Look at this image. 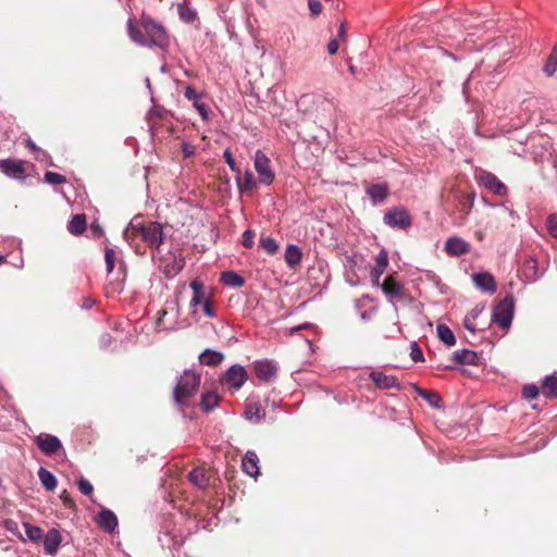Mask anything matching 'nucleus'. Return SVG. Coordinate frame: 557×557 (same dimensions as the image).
I'll use <instances>...</instances> for the list:
<instances>
[{
  "instance_id": "obj_51",
  "label": "nucleus",
  "mask_w": 557,
  "mask_h": 557,
  "mask_svg": "<svg viewBox=\"0 0 557 557\" xmlns=\"http://www.w3.org/2000/svg\"><path fill=\"white\" fill-rule=\"evenodd\" d=\"M308 7L311 15L318 16L322 12V4L320 0H308Z\"/></svg>"
},
{
  "instance_id": "obj_61",
  "label": "nucleus",
  "mask_w": 557,
  "mask_h": 557,
  "mask_svg": "<svg viewBox=\"0 0 557 557\" xmlns=\"http://www.w3.org/2000/svg\"><path fill=\"white\" fill-rule=\"evenodd\" d=\"M95 305V300L90 297H86L82 305H81V308L84 309V310H88V309H91L92 306Z\"/></svg>"
},
{
  "instance_id": "obj_30",
  "label": "nucleus",
  "mask_w": 557,
  "mask_h": 557,
  "mask_svg": "<svg viewBox=\"0 0 557 557\" xmlns=\"http://www.w3.org/2000/svg\"><path fill=\"white\" fill-rule=\"evenodd\" d=\"M237 187L240 193L251 190L256 187L255 176L251 171L247 170L244 177L240 178L239 174L236 175Z\"/></svg>"
},
{
  "instance_id": "obj_53",
  "label": "nucleus",
  "mask_w": 557,
  "mask_h": 557,
  "mask_svg": "<svg viewBox=\"0 0 557 557\" xmlns=\"http://www.w3.org/2000/svg\"><path fill=\"white\" fill-rule=\"evenodd\" d=\"M182 152H183V156L185 158H190V157H193L195 154L196 147L193 144H190V143L184 141L182 144Z\"/></svg>"
},
{
  "instance_id": "obj_31",
  "label": "nucleus",
  "mask_w": 557,
  "mask_h": 557,
  "mask_svg": "<svg viewBox=\"0 0 557 557\" xmlns=\"http://www.w3.org/2000/svg\"><path fill=\"white\" fill-rule=\"evenodd\" d=\"M221 282L232 287H242L245 284L244 277L234 271L222 272Z\"/></svg>"
},
{
  "instance_id": "obj_57",
  "label": "nucleus",
  "mask_w": 557,
  "mask_h": 557,
  "mask_svg": "<svg viewBox=\"0 0 557 557\" xmlns=\"http://www.w3.org/2000/svg\"><path fill=\"white\" fill-rule=\"evenodd\" d=\"M36 160L39 162H45L47 165L52 166V158L47 151H39L38 156L36 157Z\"/></svg>"
},
{
  "instance_id": "obj_45",
  "label": "nucleus",
  "mask_w": 557,
  "mask_h": 557,
  "mask_svg": "<svg viewBox=\"0 0 557 557\" xmlns=\"http://www.w3.org/2000/svg\"><path fill=\"white\" fill-rule=\"evenodd\" d=\"M410 357L414 362H422L424 360L423 351L414 341L410 343Z\"/></svg>"
},
{
  "instance_id": "obj_9",
  "label": "nucleus",
  "mask_w": 557,
  "mask_h": 557,
  "mask_svg": "<svg viewBox=\"0 0 557 557\" xmlns=\"http://www.w3.org/2000/svg\"><path fill=\"white\" fill-rule=\"evenodd\" d=\"M248 373L240 364L231 366L222 376V383L227 384L233 391H238L247 381Z\"/></svg>"
},
{
  "instance_id": "obj_16",
  "label": "nucleus",
  "mask_w": 557,
  "mask_h": 557,
  "mask_svg": "<svg viewBox=\"0 0 557 557\" xmlns=\"http://www.w3.org/2000/svg\"><path fill=\"white\" fill-rule=\"evenodd\" d=\"M41 542L45 554L55 556L62 542V535L57 529H50L47 533H44Z\"/></svg>"
},
{
  "instance_id": "obj_22",
  "label": "nucleus",
  "mask_w": 557,
  "mask_h": 557,
  "mask_svg": "<svg viewBox=\"0 0 557 557\" xmlns=\"http://www.w3.org/2000/svg\"><path fill=\"white\" fill-rule=\"evenodd\" d=\"M453 360L459 364L478 366L480 363L478 354L466 348L454 351Z\"/></svg>"
},
{
  "instance_id": "obj_62",
  "label": "nucleus",
  "mask_w": 557,
  "mask_h": 557,
  "mask_svg": "<svg viewBox=\"0 0 557 557\" xmlns=\"http://www.w3.org/2000/svg\"><path fill=\"white\" fill-rule=\"evenodd\" d=\"M483 309H484V306H476L475 308H473L471 310V312L468 317L471 318L472 320H475L482 313Z\"/></svg>"
},
{
  "instance_id": "obj_43",
  "label": "nucleus",
  "mask_w": 557,
  "mask_h": 557,
  "mask_svg": "<svg viewBox=\"0 0 557 557\" xmlns=\"http://www.w3.org/2000/svg\"><path fill=\"white\" fill-rule=\"evenodd\" d=\"M3 527L7 531L17 536L21 541L25 542L24 535L21 533L18 523L13 519H7L3 521Z\"/></svg>"
},
{
  "instance_id": "obj_17",
  "label": "nucleus",
  "mask_w": 557,
  "mask_h": 557,
  "mask_svg": "<svg viewBox=\"0 0 557 557\" xmlns=\"http://www.w3.org/2000/svg\"><path fill=\"white\" fill-rule=\"evenodd\" d=\"M472 281L476 288L493 295L496 293L497 286L494 276L488 272H478L472 274Z\"/></svg>"
},
{
  "instance_id": "obj_29",
  "label": "nucleus",
  "mask_w": 557,
  "mask_h": 557,
  "mask_svg": "<svg viewBox=\"0 0 557 557\" xmlns=\"http://www.w3.org/2000/svg\"><path fill=\"white\" fill-rule=\"evenodd\" d=\"M23 527L25 530V542L30 541L32 543H39L41 542L44 531L41 528L37 525H33L29 522H23Z\"/></svg>"
},
{
  "instance_id": "obj_4",
  "label": "nucleus",
  "mask_w": 557,
  "mask_h": 557,
  "mask_svg": "<svg viewBox=\"0 0 557 557\" xmlns=\"http://www.w3.org/2000/svg\"><path fill=\"white\" fill-rule=\"evenodd\" d=\"M516 300L512 294L506 295L497 301L492 310V322L500 329H509L515 315Z\"/></svg>"
},
{
  "instance_id": "obj_7",
  "label": "nucleus",
  "mask_w": 557,
  "mask_h": 557,
  "mask_svg": "<svg viewBox=\"0 0 557 557\" xmlns=\"http://www.w3.org/2000/svg\"><path fill=\"white\" fill-rule=\"evenodd\" d=\"M253 165L260 183L267 186L271 185L275 178V174L272 170L270 159L261 150L255 152Z\"/></svg>"
},
{
  "instance_id": "obj_19",
  "label": "nucleus",
  "mask_w": 557,
  "mask_h": 557,
  "mask_svg": "<svg viewBox=\"0 0 557 557\" xmlns=\"http://www.w3.org/2000/svg\"><path fill=\"white\" fill-rule=\"evenodd\" d=\"M389 189L386 183L372 184L366 189V195L373 206H377L386 200Z\"/></svg>"
},
{
  "instance_id": "obj_44",
  "label": "nucleus",
  "mask_w": 557,
  "mask_h": 557,
  "mask_svg": "<svg viewBox=\"0 0 557 557\" xmlns=\"http://www.w3.org/2000/svg\"><path fill=\"white\" fill-rule=\"evenodd\" d=\"M104 262H106L107 272L111 273L113 271L114 264H115V251H114V249H112L110 247H106V249H104Z\"/></svg>"
},
{
  "instance_id": "obj_14",
  "label": "nucleus",
  "mask_w": 557,
  "mask_h": 557,
  "mask_svg": "<svg viewBox=\"0 0 557 557\" xmlns=\"http://www.w3.org/2000/svg\"><path fill=\"white\" fill-rule=\"evenodd\" d=\"M470 244L459 236H450L445 242V251L450 257H460L470 251Z\"/></svg>"
},
{
  "instance_id": "obj_35",
  "label": "nucleus",
  "mask_w": 557,
  "mask_h": 557,
  "mask_svg": "<svg viewBox=\"0 0 557 557\" xmlns=\"http://www.w3.org/2000/svg\"><path fill=\"white\" fill-rule=\"evenodd\" d=\"M480 76V70L479 69H474L468 79L463 83V86H462V92L466 97L467 100H470V99H474L476 100L478 97L476 96H473L472 95V86L475 82V79Z\"/></svg>"
},
{
  "instance_id": "obj_11",
  "label": "nucleus",
  "mask_w": 557,
  "mask_h": 557,
  "mask_svg": "<svg viewBox=\"0 0 557 557\" xmlns=\"http://www.w3.org/2000/svg\"><path fill=\"white\" fill-rule=\"evenodd\" d=\"M252 368L256 376L264 383L272 381L278 371L277 363L269 359L255 361Z\"/></svg>"
},
{
  "instance_id": "obj_26",
  "label": "nucleus",
  "mask_w": 557,
  "mask_h": 557,
  "mask_svg": "<svg viewBox=\"0 0 557 557\" xmlns=\"http://www.w3.org/2000/svg\"><path fill=\"white\" fill-rule=\"evenodd\" d=\"M37 474H38L41 485L47 491L52 492L55 490V487L58 485V481L52 472H50L46 468L41 467V468H39Z\"/></svg>"
},
{
  "instance_id": "obj_55",
  "label": "nucleus",
  "mask_w": 557,
  "mask_h": 557,
  "mask_svg": "<svg viewBox=\"0 0 557 557\" xmlns=\"http://www.w3.org/2000/svg\"><path fill=\"white\" fill-rule=\"evenodd\" d=\"M184 96L189 100V101H193L196 102L197 100H199V95L197 94V91L195 90L194 87L191 86H187L184 90Z\"/></svg>"
},
{
  "instance_id": "obj_15",
  "label": "nucleus",
  "mask_w": 557,
  "mask_h": 557,
  "mask_svg": "<svg viewBox=\"0 0 557 557\" xmlns=\"http://www.w3.org/2000/svg\"><path fill=\"white\" fill-rule=\"evenodd\" d=\"M381 290L384 293L387 300L395 306L397 301L403 299V286L399 282L392 277H387L382 285Z\"/></svg>"
},
{
  "instance_id": "obj_27",
  "label": "nucleus",
  "mask_w": 557,
  "mask_h": 557,
  "mask_svg": "<svg viewBox=\"0 0 557 557\" xmlns=\"http://www.w3.org/2000/svg\"><path fill=\"white\" fill-rule=\"evenodd\" d=\"M86 230V215L75 214L67 224V231L75 236L82 235Z\"/></svg>"
},
{
  "instance_id": "obj_1",
  "label": "nucleus",
  "mask_w": 557,
  "mask_h": 557,
  "mask_svg": "<svg viewBox=\"0 0 557 557\" xmlns=\"http://www.w3.org/2000/svg\"><path fill=\"white\" fill-rule=\"evenodd\" d=\"M141 26L144 30L137 28L132 18L127 21V33L134 42L143 47H159L161 49L169 46V38L161 24L151 17L144 16Z\"/></svg>"
},
{
  "instance_id": "obj_41",
  "label": "nucleus",
  "mask_w": 557,
  "mask_h": 557,
  "mask_svg": "<svg viewBox=\"0 0 557 557\" xmlns=\"http://www.w3.org/2000/svg\"><path fill=\"white\" fill-rule=\"evenodd\" d=\"M260 246L267 251L268 255L273 256L278 251V244L273 237H265L260 239Z\"/></svg>"
},
{
  "instance_id": "obj_56",
  "label": "nucleus",
  "mask_w": 557,
  "mask_h": 557,
  "mask_svg": "<svg viewBox=\"0 0 557 557\" xmlns=\"http://www.w3.org/2000/svg\"><path fill=\"white\" fill-rule=\"evenodd\" d=\"M189 287L193 289L194 295H203V284L199 280H193L189 283Z\"/></svg>"
},
{
  "instance_id": "obj_64",
  "label": "nucleus",
  "mask_w": 557,
  "mask_h": 557,
  "mask_svg": "<svg viewBox=\"0 0 557 557\" xmlns=\"http://www.w3.org/2000/svg\"><path fill=\"white\" fill-rule=\"evenodd\" d=\"M111 343V336L109 334H104L100 338V345L102 347H108Z\"/></svg>"
},
{
  "instance_id": "obj_12",
  "label": "nucleus",
  "mask_w": 557,
  "mask_h": 557,
  "mask_svg": "<svg viewBox=\"0 0 557 557\" xmlns=\"http://www.w3.org/2000/svg\"><path fill=\"white\" fill-rule=\"evenodd\" d=\"M0 171L7 176L24 181L26 178L25 175V166L22 160L17 159H5L0 160Z\"/></svg>"
},
{
  "instance_id": "obj_5",
  "label": "nucleus",
  "mask_w": 557,
  "mask_h": 557,
  "mask_svg": "<svg viewBox=\"0 0 557 557\" xmlns=\"http://www.w3.org/2000/svg\"><path fill=\"white\" fill-rule=\"evenodd\" d=\"M442 25L447 32L448 37L457 38L463 32L467 33V36H475L476 30L484 27L485 23L476 24L472 22V17H466L462 20L447 18L442 22Z\"/></svg>"
},
{
  "instance_id": "obj_33",
  "label": "nucleus",
  "mask_w": 557,
  "mask_h": 557,
  "mask_svg": "<svg viewBox=\"0 0 557 557\" xmlns=\"http://www.w3.org/2000/svg\"><path fill=\"white\" fill-rule=\"evenodd\" d=\"M556 71H557V42L554 45L553 50L543 66V72L545 73V75L547 77L554 76Z\"/></svg>"
},
{
  "instance_id": "obj_58",
  "label": "nucleus",
  "mask_w": 557,
  "mask_h": 557,
  "mask_svg": "<svg viewBox=\"0 0 557 557\" xmlns=\"http://www.w3.org/2000/svg\"><path fill=\"white\" fill-rule=\"evenodd\" d=\"M207 299L205 297V294L203 295H193L191 299H190V307L195 308L197 307L198 305H202L203 300Z\"/></svg>"
},
{
  "instance_id": "obj_60",
  "label": "nucleus",
  "mask_w": 557,
  "mask_h": 557,
  "mask_svg": "<svg viewBox=\"0 0 557 557\" xmlns=\"http://www.w3.org/2000/svg\"><path fill=\"white\" fill-rule=\"evenodd\" d=\"M90 232L92 233L94 237H100L103 233L102 228L98 223H91Z\"/></svg>"
},
{
  "instance_id": "obj_40",
  "label": "nucleus",
  "mask_w": 557,
  "mask_h": 557,
  "mask_svg": "<svg viewBox=\"0 0 557 557\" xmlns=\"http://www.w3.org/2000/svg\"><path fill=\"white\" fill-rule=\"evenodd\" d=\"M460 211L468 214L474 205L475 195L474 193L459 195Z\"/></svg>"
},
{
  "instance_id": "obj_28",
  "label": "nucleus",
  "mask_w": 557,
  "mask_h": 557,
  "mask_svg": "<svg viewBox=\"0 0 557 557\" xmlns=\"http://www.w3.org/2000/svg\"><path fill=\"white\" fill-rule=\"evenodd\" d=\"M199 405L205 412H210L219 406V395L215 392L203 393Z\"/></svg>"
},
{
  "instance_id": "obj_52",
  "label": "nucleus",
  "mask_w": 557,
  "mask_h": 557,
  "mask_svg": "<svg viewBox=\"0 0 557 557\" xmlns=\"http://www.w3.org/2000/svg\"><path fill=\"white\" fill-rule=\"evenodd\" d=\"M193 106L195 107V109L198 111V113L201 115V117L203 120H208L209 111H208L207 106L203 102H201L200 100H197L196 102L193 103Z\"/></svg>"
},
{
  "instance_id": "obj_50",
  "label": "nucleus",
  "mask_w": 557,
  "mask_h": 557,
  "mask_svg": "<svg viewBox=\"0 0 557 557\" xmlns=\"http://www.w3.org/2000/svg\"><path fill=\"white\" fill-rule=\"evenodd\" d=\"M255 245V232L252 230H246L243 233V246L246 248H252Z\"/></svg>"
},
{
  "instance_id": "obj_48",
  "label": "nucleus",
  "mask_w": 557,
  "mask_h": 557,
  "mask_svg": "<svg viewBox=\"0 0 557 557\" xmlns=\"http://www.w3.org/2000/svg\"><path fill=\"white\" fill-rule=\"evenodd\" d=\"M540 389L535 384H527L522 388V396L525 399H533L539 396Z\"/></svg>"
},
{
  "instance_id": "obj_2",
  "label": "nucleus",
  "mask_w": 557,
  "mask_h": 557,
  "mask_svg": "<svg viewBox=\"0 0 557 557\" xmlns=\"http://www.w3.org/2000/svg\"><path fill=\"white\" fill-rule=\"evenodd\" d=\"M129 232L139 235L141 239L152 248H160L164 243L165 234L163 226L159 222L138 223L131 222L124 233L126 240H129Z\"/></svg>"
},
{
  "instance_id": "obj_46",
  "label": "nucleus",
  "mask_w": 557,
  "mask_h": 557,
  "mask_svg": "<svg viewBox=\"0 0 557 557\" xmlns=\"http://www.w3.org/2000/svg\"><path fill=\"white\" fill-rule=\"evenodd\" d=\"M546 228L550 236L557 238V213H553L547 216Z\"/></svg>"
},
{
  "instance_id": "obj_21",
  "label": "nucleus",
  "mask_w": 557,
  "mask_h": 557,
  "mask_svg": "<svg viewBox=\"0 0 557 557\" xmlns=\"http://www.w3.org/2000/svg\"><path fill=\"white\" fill-rule=\"evenodd\" d=\"M522 272L525 280L530 283L536 282L544 274V272L539 270L537 260L533 257H529L523 261Z\"/></svg>"
},
{
  "instance_id": "obj_25",
  "label": "nucleus",
  "mask_w": 557,
  "mask_h": 557,
  "mask_svg": "<svg viewBox=\"0 0 557 557\" xmlns=\"http://www.w3.org/2000/svg\"><path fill=\"white\" fill-rule=\"evenodd\" d=\"M224 359V355L221 351L214 349H205L199 355V362L203 366H216Z\"/></svg>"
},
{
  "instance_id": "obj_24",
  "label": "nucleus",
  "mask_w": 557,
  "mask_h": 557,
  "mask_svg": "<svg viewBox=\"0 0 557 557\" xmlns=\"http://www.w3.org/2000/svg\"><path fill=\"white\" fill-rule=\"evenodd\" d=\"M542 394L548 399H557V373L545 376L542 381Z\"/></svg>"
},
{
  "instance_id": "obj_59",
  "label": "nucleus",
  "mask_w": 557,
  "mask_h": 557,
  "mask_svg": "<svg viewBox=\"0 0 557 557\" xmlns=\"http://www.w3.org/2000/svg\"><path fill=\"white\" fill-rule=\"evenodd\" d=\"M338 41L336 39H331L327 44V52L330 54H335L338 50Z\"/></svg>"
},
{
  "instance_id": "obj_13",
  "label": "nucleus",
  "mask_w": 557,
  "mask_h": 557,
  "mask_svg": "<svg viewBox=\"0 0 557 557\" xmlns=\"http://www.w3.org/2000/svg\"><path fill=\"white\" fill-rule=\"evenodd\" d=\"M369 377L380 389H401V384L394 375H387L381 371H371Z\"/></svg>"
},
{
  "instance_id": "obj_32",
  "label": "nucleus",
  "mask_w": 557,
  "mask_h": 557,
  "mask_svg": "<svg viewBox=\"0 0 557 557\" xmlns=\"http://www.w3.org/2000/svg\"><path fill=\"white\" fill-rule=\"evenodd\" d=\"M437 336L446 346L451 347L456 344V337L453 331L445 324H438L436 327Z\"/></svg>"
},
{
  "instance_id": "obj_39",
  "label": "nucleus",
  "mask_w": 557,
  "mask_h": 557,
  "mask_svg": "<svg viewBox=\"0 0 557 557\" xmlns=\"http://www.w3.org/2000/svg\"><path fill=\"white\" fill-rule=\"evenodd\" d=\"M177 10L180 18L185 23H193L197 18L196 10L188 4H180Z\"/></svg>"
},
{
  "instance_id": "obj_47",
  "label": "nucleus",
  "mask_w": 557,
  "mask_h": 557,
  "mask_svg": "<svg viewBox=\"0 0 557 557\" xmlns=\"http://www.w3.org/2000/svg\"><path fill=\"white\" fill-rule=\"evenodd\" d=\"M77 486H78L79 492L86 496H91L94 494L92 484L85 478H81L77 481Z\"/></svg>"
},
{
  "instance_id": "obj_10",
  "label": "nucleus",
  "mask_w": 557,
  "mask_h": 557,
  "mask_svg": "<svg viewBox=\"0 0 557 557\" xmlns=\"http://www.w3.org/2000/svg\"><path fill=\"white\" fill-rule=\"evenodd\" d=\"M38 449L46 456H52L63 449V445L59 437L49 433H40L35 437Z\"/></svg>"
},
{
  "instance_id": "obj_6",
  "label": "nucleus",
  "mask_w": 557,
  "mask_h": 557,
  "mask_svg": "<svg viewBox=\"0 0 557 557\" xmlns=\"http://www.w3.org/2000/svg\"><path fill=\"white\" fill-rule=\"evenodd\" d=\"M385 225L394 230L407 231L412 226V218L404 207H393L383 216Z\"/></svg>"
},
{
  "instance_id": "obj_38",
  "label": "nucleus",
  "mask_w": 557,
  "mask_h": 557,
  "mask_svg": "<svg viewBox=\"0 0 557 557\" xmlns=\"http://www.w3.org/2000/svg\"><path fill=\"white\" fill-rule=\"evenodd\" d=\"M420 397L423 398L432 408L440 409L443 407L442 397L435 392L424 389L420 393Z\"/></svg>"
},
{
  "instance_id": "obj_20",
  "label": "nucleus",
  "mask_w": 557,
  "mask_h": 557,
  "mask_svg": "<svg viewBox=\"0 0 557 557\" xmlns=\"http://www.w3.org/2000/svg\"><path fill=\"white\" fill-rule=\"evenodd\" d=\"M242 467L246 474L257 478L260 474L259 458L252 450H248L242 460Z\"/></svg>"
},
{
  "instance_id": "obj_36",
  "label": "nucleus",
  "mask_w": 557,
  "mask_h": 557,
  "mask_svg": "<svg viewBox=\"0 0 557 557\" xmlns=\"http://www.w3.org/2000/svg\"><path fill=\"white\" fill-rule=\"evenodd\" d=\"M388 265V255L385 249H382L375 257V267L371 270V273L382 275Z\"/></svg>"
},
{
  "instance_id": "obj_63",
  "label": "nucleus",
  "mask_w": 557,
  "mask_h": 557,
  "mask_svg": "<svg viewBox=\"0 0 557 557\" xmlns=\"http://www.w3.org/2000/svg\"><path fill=\"white\" fill-rule=\"evenodd\" d=\"M463 326H465V329H467V330H468L469 332H471V333H474V332H475V326H474V324H473V322H472V319H471V318H469V317H466V318H465Z\"/></svg>"
},
{
  "instance_id": "obj_42",
  "label": "nucleus",
  "mask_w": 557,
  "mask_h": 557,
  "mask_svg": "<svg viewBox=\"0 0 557 557\" xmlns=\"http://www.w3.org/2000/svg\"><path fill=\"white\" fill-rule=\"evenodd\" d=\"M44 180L50 185H60L66 182V177L57 172L47 171L44 175Z\"/></svg>"
},
{
  "instance_id": "obj_49",
  "label": "nucleus",
  "mask_w": 557,
  "mask_h": 557,
  "mask_svg": "<svg viewBox=\"0 0 557 557\" xmlns=\"http://www.w3.org/2000/svg\"><path fill=\"white\" fill-rule=\"evenodd\" d=\"M223 158H224L225 162L227 163V165L230 166V169H231L233 172H235V173H237V174H239V173H240V171H239V169L237 168L236 162H235V160H234V158H233V154H232V152H231V150H230V149H225V150H224V152H223Z\"/></svg>"
},
{
  "instance_id": "obj_8",
  "label": "nucleus",
  "mask_w": 557,
  "mask_h": 557,
  "mask_svg": "<svg viewBox=\"0 0 557 557\" xmlns=\"http://www.w3.org/2000/svg\"><path fill=\"white\" fill-rule=\"evenodd\" d=\"M475 178L480 186H483L491 193L497 196H506L508 193L507 186L493 173L480 170L475 174Z\"/></svg>"
},
{
  "instance_id": "obj_37",
  "label": "nucleus",
  "mask_w": 557,
  "mask_h": 557,
  "mask_svg": "<svg viewBox=\"0 0 557 557\" xmlns=\"http://www.w3.org/2000/svg\"><path fill=\"white\" fill-rule=\"evenodd\" d=\"M188 480L196 486L203 488L208 485V478L206 476L203 470L194 469L188 473Z\"/></svg>"
},
{
  "instance_id": "obj_3",
  "label": "nucleus",
  "mask_w": 557,
  "mask_h": 557,
  "mask_svg": "<svg viewBox=\"0 0 557 557\" xmlns=\"http://www.w3.org/2000/svg\"><path fill=\"white\" fill-rule=\"evenodd\" d=\"M200 375L191 370L186 369L178 376L173 391V398L177 405H185L198 391L200 385Z\"/></svg>"
},
{
  "instance_id": "obj_23",
  "label": "nucleus",
  "mask_w": 557,
  "mask_h": 557,
  "mask_svg": "<svg viewBox=\"0 0 557 557\" xmlns=\"http://www.w3.org/2000/svg\"><path fill=\"white\" fill-rule=\"evenodd\" d=\"M284 259L288 268L295 269L301 262V249L297 245L288 244L285 249Z\"/></svg>"
},
{
  "instance_id": "obj_34",
  "label": "nucleus",
  "mask_w": 557,
  "mask_h": 557,
  "mask_svg": "<svg viewBox=\"0 0 557 557\" xmlns=\"http://www.w3.org/2000/svg\"><path fill=\"white\" fill-rule=\"evenodd\" d=\"M265 417V412L259 404L247 406L245 410V418L248 421L261 422Z\"/></svg>"
},
{
  "instance_id": "obj_54",
  "label": "nucleus",
  "mask_w": 557,
  "mask_h": 557,
  "mask_svg": "<svg viewBox=\"0 0 557 557\" xmlns=\"http://www.w3.org/2000/svg\"><path fill=\"white\" fill-rule=\"evenodd\" d=\"M202 311L203 313L208 317V318H214L215 317V312H214V309L212 307V304L210 301V299H205L203 302H202Z\"/></svg>"
},
{
  "instance_id": "obj_18",
  "label": "nucleus",
  "mask_w": 557,
  "mask_h": 557,
  "mask_svg": "<svg viewBox=\"0 0 557 557\" xmlns=\"http://www.w3.org/2000/svg\"><path fill=\"white\" fill-rule=\"evenodd\" d=\"M96 522L107 533H113L119 524L116 515L108 508H102L98 512Z\"/></svg>"
}]
</instances>
